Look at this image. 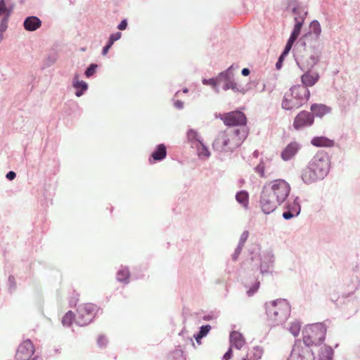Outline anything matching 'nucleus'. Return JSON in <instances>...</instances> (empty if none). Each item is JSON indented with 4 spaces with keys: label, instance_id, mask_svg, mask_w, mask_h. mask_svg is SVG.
<instances>
[{
    "label": "nucleus",
    "instance_id": "1",
    "mask_svg": "<svg viewBox=\"0 0 360 360\" xmlns=\"http://www.w3.org/2000/svg\"><path fill=\"white\" fill-rule=\"evenodd\" d=\"M290 184L283 179L271 181L264 186L261 194L260 205L265 214H269L283 203L290 192Z\"/></svg>",
    "mask_w": 360,
    "mask_h": 360
},
{
    "label": "nucleus",
    "instance_id": "2",
    "mask_svg": "<svg viewBox=\"0 0 360 360\" xmlns=\"http://www.w3.org/2000/svg\"><path fill=\"white\" fill-rule=\"evenodd\" d=\"M330 160L327 153L319 151L311 158L302 171L301 177L307 184L323 179L330 169Z\"/></svg>",
    "mask_w": 360,
    "mask_h": 360
},
{
    "label": "nucleus",
    "instance_id": "3",
    "mask_svg": "<svg viewBox=\"0 0 360 360\" xmlns=\"http://www.w3.org/2000/svg\"><path fill=\"white\" fill-rule=\"evenodd\" d=\"M246 137L245 129H228L219 134L213 141L212 148L219 153H232L242 145Z\"/></svg>",
    "mask_w": 360,
    "mask_h": 360
},
{
    "label": "nucleus",
    "instance_id": "4",
    "mask_svg": "<svg viewBox=\"0 0 360 360\" xmlns=\"http://www.w3.org/2000/svg\"><path fill=\"white\" fill-rule=\"evenodd\" d=\"M266 314L270 325L284 323L290 314V305L286 300L279 299L266 303Z\"/></svg>",
    "mask_w": 360,
    "mask_h": 360
},
{
    "label": "nucleus",
    "instance_id": "5",
    "mask_svg": "<svg viewBox=\"0 0 360 360\" xmlns=\"http://www.w3.org/2000/svg\"><path fill=\"white\" fill-rule=\"evenodd\" d=\"M326 331V326L322 323L307 325L302 332V342L309 347L319 345L324 341Z\"/></svg>",
    "mask_w": 360,
    "mask_h": 360
},
{
    "label": "nucleus",
    "instance_id": "6",
    "mask_svg": "<svg viewBox=\"0 0 360 360\" xmlns=\"http://www.w3.org/2000/svg\"><path fill=\"white\" fill-rule=\"evenodd\" d=\"M98 311V307L94 304L85 303L80 304L77 309L76 323L80 326L89 324L95 317Z\"/></svg>",
    "mask_w": 360,
    "mask_h": 360
},
{
    "label": "nucleus",
    "instance_id": "7",
    "mask_svg": "<svg viewBox=\"0 0 360 360\" xmlns=\"http://www.w3.org/2000/svg\"><path fill=\"white\" fill-rule=\"evenodd\" d=\"M314 359L310 347L300 340L294 345L288 360H314Z\"/></svg>",
    "mask_w": 360,
    "mask_h": 360
},
{
    "label": "nucleus",
    "instance_id": "8",
    "mask_svg": "<svg viewBox=\"0 0 360 360\" xmlns=\"http://www.w3.org/2000/svg\"><path fill=\"white\" fill-rule=\"evenodd\" d=\"M34 351L32 342L30 340H24L18 347L15 358L16 360H29Z\"/></svg>",
    "mask_w": 360,
    "mask_h": 360
},
{
    "label": "nucleus",
    "instance_id": "9",
    "mask_svg": "<svg viewBox=\"0 0 360 360\" xmlns=\"http://www.w3.org/2000/svg\"><path fill=\"white\" fill-rule=\"evenodd\" d=\"M224 123L227 126L245 125L246 124V117L240 111H232L226 113L221 117Z\"/></svg>",
    "mask_w": 360,
    "mask_h": 360
},
{
    "label": "nucleus",
    "instance_id": "10",
    "mask_svg": "<svg viewBox=\"0 0 360 360\" xmlns=\"http://www.w3.org/2000/svg\"><path fill=\"white\" fill-rule=\"evenodd\" d=\"M313 123V114L303 110L299 112L295 117L293 127L295 129L299 130L304 127L311 126Z\"/></svg>",
    "mask_w": 360,
    "mask_h": 360
},
{
    "label": "nucleus",
    "instance_id": "11",
    "mask_svg": "<svg viewBox=\"0 0 360 360\" xmlns=\"http://www.w3.org/2000/svg\"><path fill=\"white\" fill-rule=\"evenodd\" d=\"M292 96L300 102L302 105L304 100H308L310 96L309 90L302 85L293 86L289 91Z\"/></svg>",
    "mask_w": 360,
    "mask_h": 360
},
{
    "label": "nucleus",
    "instance_id": "12",
    "mask_svg": "<svg viewBox=\"0 0 360 360\" xmlns=\"http://www.w3.org/2000/svg\"><path fill=\"white\" fill-rule=\"evenodd\" d=\"M319 74L316 72L307 71L301 77V82L302 86L308 87L313 86L319 80Z\"/></svg>",
    "mask_w": 360,
    "mask_h": 360
},
{
    "label": "nucleus",
    "instance_id": "13",
    "mask_svg": "<svg viewBox=\"0 0 360 360\" xmlns=\"http://www.w3.org/2000/svg\"><path fill=\"white\" fill-rule=\"evenodd\" d=\"M301 105L300 104V102L297 101V100H296L289 91L285 93L282 101L283 108L290 110L298 108Z\"/></svg>",
    "mask_w": 360,
    "mask_h": 360
},
{
    "label": "nucleus",
    "instance_id": "14",
    "mask_svg": "<svg viewBox=\"0 0 360 360\" xmlns=\"http://www.w3.org/2000/svg\"><path fill=\"white\" fill-rule=\"evenodd\" d=\"M300 147L297 143L292 142L289 143L282 151L281 158L285 160H289L293 158L297 153Z\"/></svg>",
    "mask_w": 360,
    "mask_h": 360
},
{
    "label": "nucleus",
    "instance_id": "15",
    "mask_svg": "<svg viewBox=\"0 0 360 360\" xmlns=\"http://www.w3.org/2000/svg\"><path fill=\"white\" fill-rule=\"evenodd\" d=\"M23 26L27 31L33 32L41 26V21L37 16H29L24 20Z\"/></svg>",
    "mask_w": 360,
    "mask_h": 360
},
{
    "label": "nucleus",
    "instance_id": "16",
    "mask_svg": "<svg viewBox=\"0 0 360 360\" xmlns=\"http://www.w3.org/2000/svg\"><path fill=\"white\" fill-rule=\"evenodd\" d=\"M224 80V89L228 90L231 89L234 91L238 90L237 84L233 80V75L232 72L229 70L225 72H223L220 75V79Z\"/></svg>",
    "mask_w": 360,
    "mask_h": 360
},
{
    "label": "nucleus",
    "instance_id": "17",
    "mask_svg": "<svg viewBox=\"0 0 360 360\" xmlns=\"http://www.w3.org/2000/svg\"><path fill=\"white\" fill-rule=\"evenodd\" d=\"M311 143L316 147L330 148L334 146V141L325 136L314 137L311 141Z\"/></svg>",
    "mask_w": 360,
    "mask_h": 360
},
{
    "label": "nucleus",
    "instance_id": "18",
    "mask_svg": "<svg viewBox=\"0 0 360 360\" xmlns=\"http://www.w3.org/2000/svg\"><path fill=\"white\" fill-rule=\"evenodd\" d=\"M230 342L231 347H235L238 349H241L245 344V340L243 337L240 333L237 331H233L230 334Z\"/></svg>",
    "mask_w": 360,
    "mask_h": 360
},
{
    "label": "nucleus",
    "instance_id": "19",
    "mask_svg": "<svg viewBox=\"0 0 360 360\" xmlns=\"http://www.w3.org/2000/svg\"><path fill=\"white\" fill-rule=\"evenodd\" d=\"M311 112L317 117H323L331 110V108L324 104L314 103L310 108Z\"/></svg>",
    "mask_w": 360,
    "mask_h": 360
},
{
    "label": "nucleus",
    "instance_id": "20",
    "mask_svg": "<svg viewBox=\"0 0 360 360\" xmlns=\"http://www.w3.org/2000/svg\"><path fill=\"white\" fill-rule=\"evenodd\" d=\"M73 86L77 89L75 94L77 97L81 96L87 89V84L84 81H79L77 75L74 78Z\"/></svg>",
    "mask_w": 360,
    "mask_h": 360
},
{
    "label": "nucleus",
    "instance_id": "21",
    "mask_svg": "<svg viewBox=\"0 0 360 360\" xmlns=\"http://www.w3.org/2000/svg\"><path fill=\"white\" fill-rule=\"evenodd\" d=\"M167 155V148L164 144H160L157 146L156 150L152 153L151 156L154 160H162Z\"/></svg>",
    "mask_w": 360,
    "mask_h": 360
},
{
    "label": "nucleus",
    "instance_id": "22",
    "mask_svg": "<svg viewBox=\"0 0 360 360\" xmlns=\"http://www.w3.org/2000/svg\"><path fill=\"white\" fill-rule=\"evenodd\" d=\"M333 356V350L329 346H324L321 352V360H332Z\"/></svg>",
    "mask_w": 360,
    "mask_h": 360
},
{
    "label": "nucleus",
    "instance_id": "23",
    "mask_svg": "<svg viewBox=\"0 0 360 360\" xmlns=\"http://www.w3.org/2000/svg\"><path fill=\"white\" fill-rule=\"evenodd\" d=\"M236 198L238 202L246 207L248 203V193L245 191H240L236 195Z\"/></svg>",
    "mask_w": 360,
    "mask_h": 360
},
{
    "label": "nucleus",
    "instance_id": "24",
    "mask_svg": "<svg viewBox=\"0 0 360 360\" xmlns=\"http://www.w3.org/2000/svg\"><path fill=\"white\" fill-rule=\"evenodd\" d=\"M75 319H76V315L75 316L72 311H68L63 317L62 323L64 326H70Z\"/></svg>",
    "mask_w": 360,
    "mask_h": 360
},
{
    "label": "nucleus",
    "instance_id": "25",
    "mask_svg": "<svg viewBox=\"0 0 360 360\" xmlns=\"http://www.w3.org/2000/svg\"><path fill=\"white\" fill-rule=\"evenodd\" d=\"M210 329L211 326L210 325L202 326L200 328L199 333L195 336L196 341L200 343V340L209 333Z\"/></svg>",
    "mask_w": 360,
    "mask_h": 360
},
{
    "label": "nucleus",
    "instance_id": "26",
    "mask_svg": "<svg viewBox=\"0 0 360 360\" xmlns=\"http://www.w3.org/2000/svg\"><path fill=\"white\" fill-rule=\"evenodd\" d=\"M295 20L297 22L296 24L295 25L293 31L290 37L294 39H297V37H299L302 26V20L298 21L297 18H295Z\"/></svg>",
    "mask_w": 360,
    "mask_h": 360
},
{
    "label": "nucleus",
    "instance_id": "27",
    "mask_svg": "<svg viewBox=\"0 0 360 360\" xmlns=\"http://www.w3.org/2000/svg\"><path fill=\"white\" fill-rule=\"evenodd\" d=\"M129 277V271L127 269H120L117 274V278L119 281H127Z\"/></svg>",
    "mask_w": 360,
    "mask_h": 360
},
{
    "label": "nucleus",
    "instance_id": "28",
    "mask_svg": "<svg viewBox=\"0 0 360 360\" xmlns=\"http://www.w3.org/2000/svg\"><path fill=\"white\" fill-rule=\"evenodd\" d=\"M295 206L299 207L298 205L295 204ZM300 212V207H298V210L297 209H294L292 210H288L286 212H284L283 213V217L285 219H290L292 218L295 216H297L299 214Z\"/></svg>",
    "mask_w": 360,
    "mask_h": 360
},
{
    "label": "nucleus",
    "instance_id": "29",
    "mask_svg": "<svg viewBox=\"0 0 360 360\" xmlns=\"http://www.w3.org/2000/svg\"><path fill=\"white\" fill-rule=\"evenodd\" d=\"M300 328H301V326H300V323L293 322V323H291V324H290V330L291 333L295 337H296L298 335V334L300 333Z\"/></svg>",
    "mask_w": 360,
    "mask_h": 360
},
{
    "label": "nucleus",
    "instance_id": "30",
    "mask_svg": "<svg viewBox=\"0 0 360 360\" xmlns=\"http://www.w3.org/2000/svg\"><path fill=\"white\" fill-rule=\"evenodd\" d=\"M295 40L296 39H292L291 37L289 38V39H288V42H287V44L285 45V47L284 49V51H283L281 56L280 57V60L281 59V58L283 56L287 55L288 53V52L290 51V49H291V48H292V45H293V44H294Z\"/></svg>",
    "mask_w": 360,
    "mask_h": 360
},
{
    "label": "nucleus",
    "instance_id": "31",
    "mask_svg": "<svg viewBox=\"0 0 360 360\" xmlns=\"http://www.w3.org/2000/svg\"><path fill=\"white\" fill-rule=\"evenodd\" d=\"M11 11L7 8L5 1L0 0V15L4 14L6 17H8Z\"/></svg>",
    "mask_w": 360,
    "mask_h": 360
},
{
    "label": "nucleus",
    "instance_id": "32",
    "mask_svg": "<svg viewBox=\"0 0 360 360\" xmlns=\"http://www.w3.org/2000/svg\"><path fill=\"white\" fill-rule=\"evenodd\" d=\"M314 34L319 35L321 32L320 24L318 21H313L310 25Z\"/></svg>",
    "mask_w": 360,
    "mask_h": 360
},
{
    "label": "nucleus",
    "instance_id": "33",
    "mask_svg": "<svg viewBox=\"0 0 360 360\" xmlns=\"http://www.w3.org/2000/svg\"><path fill=\"white\" fill-rule=\"evenodd\" d=\"M97 67L98 66L96 64H91L89 65V67L87 68V70H86L85 75L87 77L92 76L95 73L96 69L97 68Z\"/></svg>",
    "mask_w": 360,
    "mask_h": 360
},
{
    "label": "nucleus",
    "instance_id": "34",
    "mask_svg": "<svg viewBox=\"0 0 360 360\" xmlns=\"http://www.w3.org/2000/svg\"><path fill=\"white\" fill-rule=\"evenodd\" d=\"M121 35L122 34L120 32H116L115 34H112L110 35L108 41L110 44H113L115 41L118 40L121 37Z\"/></svg>",
    "mask_w": 360,
    "mask_h": 360
},
{
    "label": "nucleus",
    "instance_id": "35",
    "mask_svg": "<svg viewBox=\"0 0 360 360\" xmlns=\"http://www.w3.org/2000/svg\"><path fill=\"white\" fill-rule=\"evenodd\" d=\"M259 282H256L253 286L249 289L247 292L248 295L249 296H252L259 288Z\"/></svg>",
    "mask_w": 360,
    "mask_h": 360
},
{
    "label": "nucleus",
    "instance_id": "36",
    "mask_svg": "<svg viewBox=\"0 0 360 360\" xmlns=\"http://www.w3.org/2000/svg\"><path fill=\"white\" fill-rule=\"evenodd\" d=\"M198 151L200 155L209 157L210 155L208 150L202 144H201V148H198Z\"/></svg>",
    "mask_w": 360,
    "mask_h": 360
},
{
    "label": "nucleus",
    "instance_id": "37",
    "mask_svg": "<svg viewBox=\"0 0 360 360\" xmlns=\"http://www.w3.org/2000/svg\"><path fill=\"white\" fill-rule=\"evenodd\" d=\"M256 172L259 174L262 177L264 176V165L263 163L259 164L256 167Z\"/></svg>",
    "mask_w": 360,
    "mask_h": 360
},
{
    "label": "nucleus",
    "instance_id": "38",
    "mask_svg": "<svg viewBox=\"0 0 360 360\" xmlns=\"http://www.w3.org/2000/svg\"><path fill=\"white\" fill-rule=\"evenodd\" d=\"M97 343L100 347H104L107 343V339L104 335H99Z\"/></svg>",
    "mask_w": 360,
    "mask_h": 360
},
{
    "label": "nucleus",
    "instance_id": "39",
    "mask_svg": "<svg viewBox=\"0 0 360 360\" xmlns=\"http://www.w3.org/2000/svg\"><path fill=\"white\" fill-rule=\"evenodd\" d=\"M232 356V349L231 347L225 353L223 356L224 360H229Z\"/></svg>",
    "mask_w": 360,
    "mask_h": 360
},
{
    "label": "nucleus",
    "instance_id": "40",
    "mask_svg": "<svg viewBox=\"0 0 360 360\" xmlns=\"http://www.w3.org/2000/svg\"><path fill=\"white\" fill-rule=\"evenodd\" d=\"M127 22L126 20H122V22L120 23V25H118V28L119 30H124L126 29L127 27Z\"/></svg>",
    "mask_w": 360,
    "mask_h": 360
},
{
    "label": "nucleus",
    "instance_id": "41",
    "mask_svg": "<svg viewBox=\"0 0 360 360\" xmlns=\"http://www.w3.org/2000/svg\"><path fill=\"white\" fill-rule=\"evenodd\" d=\"M112 46V44H110L109 41L108 42V44H106V46H105L103 47V55H106L107 53L108 52L109 49H110V47Z\"/></svg>",
    "mask_w": 360,
    "mask_h": 360
},
{
    "label": "nucleus",
    "instance_id": "42",
    "mask_svg": "<svg viewBox=\"0 0 360 360\" xmlns=\"http://www.w3.org/2000/svg\"><path fill=\"white\" fill-rule=\"evenodd\" d=\"M203 83L205 84H210V85H212L214 86H215L217 85V82H216V80L214 79H210L209 80L205 79L203 81Z\"/></svg>",
    "mask_w": 360,
    "mask_h": 360
},
{
    "label": "nucleus",
    "instance_id": "43",
    "mask_svg": "<svg viewBox=\"0 0 360 360\" xmlns=\"http://www.w3.org/2000/svg\"><path fill=\"white\" fill-rule=\"evenodd\" d=\"M16 174L14 172L11 171L6 174L7 179L9 180H13L15 177Z\"/></svg>",
    "mask_w": 360,
    "mask_h": 360
},
{
    "label": "nucleus",
    "instance_id": "44",
    "mask_svg": "<svg viewBox=\"0 0 360 360\" xmlns=\"http://www.w3.org/2000/svg\"><path fill=\"white\" fill-rule=\"evenodd\" d=\"M174 105L177 108H182L183 106H184V103L181 101H176L175 103H174Z\"/></svg>",
    "mask_w": 360,
    "mask_h": 360
},
{
    "label": "nucleus",
    "instance_id": "45",
    "mask_svg": "<svg viewBox=\"0 0 360 360\" xmlns=\"http://www.w3.org/2000/svg\"><path fill=\"white\" fill-rule=\"evenodd\" d=\"M241 72L243 75L248 76L250 74V70L248 68H243Z\"/></svg>",
    "mask_w": 360,
    "mask_h": 360
},
{
    "label": "nucleus",
    "instance_id": "46",
    "mask_svg": "<svg viewBox=\"0 0 360 360\" xmlns=\"http://www.w3.org/2000/svg\"><path fill=\"white\" fill-rule=\"evenodd\" d=\"M32 360H42L40 356H35Z\"/></svg>",
    "mask_w": 360,
    "mask_h": 360
},
{
    "label": "nucleus",
    "instance_id": "47",
    "mask_svg": "<svg viewBox=\"0 0 360 360\" xmlns=\"http://www.w3.org/2000/svg\"><path fill=\"white\" fill-rule=\"evenodd\" d=\"M186 92H188V89H185L184 90V93H186Z\"/></svg>",
    "mask_w": 360,
    "mask_h": 360
},
{
    "label": "nucleus",
    "instance_id": "48",
    "mask_svg": "<svg viewBox=\"0 0 360 360\" xmlns=\"http://www.w3.org/2000/svg\"><path fill=\"white\" fill-rule=\"evenodd\" d=\"M243 360H246L245 359H244Z\"/></svg>",
    "mask_w": 360,
    "mask_h": 360
}]
</instances>
